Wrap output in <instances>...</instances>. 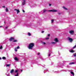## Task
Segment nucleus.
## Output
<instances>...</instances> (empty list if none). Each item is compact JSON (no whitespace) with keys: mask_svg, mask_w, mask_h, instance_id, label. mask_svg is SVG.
I'll return each mask as SVG.
<instances>
[{"mask_svg":"<svg viewBox=\"0 0 76 76\" xmlns=\"http://www.w3.org/2000/svg\"><path fill=\"white\" fill-rule=\"evenodd\" d=\"M63 9H65V10H67V9L65 7L63 6Z\"/></svg>","mask_w":76,"mask_h":76,"instance_id":"ddd939ff","label":"nucleus"},{"mask_svg":"<svg viewBox=\"0 0 76 76\" xmlns=\"http://www.w3.org/2000/svg\"><path fill=\"white\" fill-rule=\"evenodd\" d=\"M46 11H48V12H57V10H43V13H45Z\"/></svg>","mask_w":76,"mask_h":76,"instance_id":"f257e3e1","label":"nucleus"},{"mask_svg":"<svg viewBox=\"0 0 76 76\" xmlns=\"http://www.w3.org/2000/svg\"><path fill=\"white\" fill-rule=\"evenodd\" d=\"M0 60H1V58L0 57Z\"/></svg>","mask_w":76,"mask_h":76,"instance_id":"ea45409f","label":"nucleus"},{"mask_svg":"<svg viewBox=\"0 0 76 76\" xmlns=\"http://www.w3.org/2000/svg\"><path fill=\"white\" fill-rule=\"evenodd\" d=\"M76 46V45H75Z\"/></svg>","mask_w":76,"mask_h":76,"instance_id":"79ce46f5","label":"nucleus"},{"mask_svg":"<svg viewBox=\"0 0 76 76\" xmlns=\"http://www.w3.org/2000/svg\"><path fill=\"white\" fill-rule=\"evenodd\" d=\"M70 73L72 74V75L73 76H75V73H74V72H73L71 71Z\"/></svg>","mask_w":76,"mask_h":76,"instance_id":"1a4fd4ad","label":"nucleus"},{"mask_svg":"<svg viewBox=\"0 0 76 76\" xmlns=\"http://www.w3.org/2000/svg\"><path fill=\"white\" fill-rule=\"evenodd\" d=\"M70 52H71V53H73V52H74V51L73 50L71 49V51H70Z\"/></svg>","mask_w":76,"mask_h":76,"instance_id":"dca6fc26","label":"nucleus"},{"mask_svg":"<svg viewBox=\"0 0 76 76\" xmlns=\"http://www.w3.org/2000/svg\"><path fill=\"white\" fill-rule=\"evenodd\" d=\"M57 13H58V15H61V13L60 12H58Z\"/></svg>","mask_w":76,"mask_h":76,"instance_id":"b1692460","label":"nucleus"},{"mask_svg":"<svg viewBox=\"0 0 76 76\" xmlns=\"http://www.w3.org/2000/svg\"><path fill=\"white\" fill-rule=\"evenodd\" d=\"M38 55H39V54H40V53H38Z\"/></svg>","mask_w":76,"mask_h":76,"instance_id":"72a5a7b5","label":"nucleus"},{"mask_svg":"<svg viewBox=\"0 0 76 76\" xmlns=\"http://www.w3.org/2000/svg\"><path fill=\"white\" fill-rule=\"evenodd\" d=\"M18 72V71L17 70H16V71H15V73H17V72Z\"/></svg>","mask_w":76,"mask_h":76,"instance_id":"c85d7f7f","label":"nucleus"},{"mask_svg":"<svg viewBox=\"0 0 76 76\" xmlns=\"http://www.w3.org/2000/svg\"><path fill=\"white\" fill-rule=\"evenodd\" d=\"M34 46V43H31L29 44L28 46V48L30 50H32V48Z\"/></svg>","mask_w":76,"mask_h":76,"instance_id":"f03ea898","label":"nucleus"},{"mask_svg":"<svg viewBox=\"0 0 76 76\" xmlns=\"http://www.w3.org/2000/svg\"><path fill=\"white\" fill-rule=\"evenodd\" d=\"M18 75H19V73H17V75H15V76H18Z\"/></svg>","mask_w":76,"mask_h":76,"instance_id":"aec40b11","label":"nucleus"},{"mask_svg":"<svg viewBox=\"0 0 76 76\" xmlns=\"http://www.w3.org/2000/svg\"><path fill=\"white\" fill-rule=\"evenodd\" d=\"M7 67H9L10 66V64H7L6 65Z\"/></svg>","mask_w":76,"mask_h":76,"instance_id":"4468645a","label":"nucleus"},{"mask_svg":"<svg viewBox=\"0 0 76 76\" xmlns=\"http://www.w3.org/2000/svg\"><path fill=\"white\" fill-rule=\"evenodd\" d=\"M14 39H15V38L13 37H11L9 39V40L10 41H12V40H14Z\"/></svg>","mask_w":76,"mask_h":76,"instance_id":"20e7f679","label":"nucleus"},{"mask_svg":"<svg viewBox=\"0 0 76 76\" xmlns=\"http://www.w3.org/2000/svg\"><path fill=\"white\" fill-rule=\"evenodd\" d=\"M49 6H51V4H49Z\"/></svg>","mask_w":76,"mask_h":76,"instance_id":"473e14b6","label":"nucleus"},{"mask_svg":"<svg viewBox=\"0 0 76 76\" xmlns=\"http://www.w3.org/2000/svg\"><path fill=\"white\" fill-rule=\"evenodd\" d=\"M2 59H3V60H5L6 59V57H2Z\"/></svg>","mask_w":76,"mask_h":76,"instance_id":"2eb2a0df","label":"nucleus"},{"mask_svg":"<svg viewBox=\"0 0 76 76\" xmlns=\"http://www.w3.org/2000/svg\"><path fill=\"white\" fill-rule=\"evenodd\" d=\"M49 56L50 57V53H49Z\"/></svg>","mask_w":76,"mask_h":76,"instance_id":"f704fd0d","label":"nucleus"},{"mask_svg":"<svg viewBox=\"0 0 76 76\" xmlns=\"http://www.w3.org/2000/svg\"><path fill=\"white\" fill-rule=\"evenodd\" d=\"M13 72H14V70L13 69H12L11 70L10 73H13Z\"/></svg>","mask_w":76,"mask_h":76,"instance_id":"423d86ee","label":"nucleus"},{"mask_svg":"<svg viewBox=\"0 0 76 76\" xmlns=\"http://www.w3.org/2000/svg\"><path fill=\"white\" fill-rule=\"evenodd\" d=\"M18 41L17 40H15L14 41H13V42H17Z\"/></svg>","mask_w":76,"mask_h":76,"instance_id":"6ab92c4d","label":"nucleus"},{"mask_svg":"<svg viewBox=\"0 0 76 76\" xmlns=\"http://www.w3.org/2000/svg\"><path fill=\"white\" fill-rule=\"evenodd\" d=\"M15 51L16 52L17 51V49H16V48H15Z\"/></svg>","mask_w":76,"mask_h":76,"instance_id":"5701e85b","label":"nucleus"},{"mask_svg":"<svg viewBox=\"0 0 76 76\" xmlns=\"http://www.w3.org/2000/svg\"><path fill=\"white\" fill-rule=\"evenodd\" d=\"M14 10H16L17 11V14H18V13H19L20 12V11H19V10H17V9H15Z\"/></svg>","mask_w":76,"mask_h":76,"instance_id":"39448f33","label":"nucleus"},{"mask_svg":"<svg viewBox=\"0 0 76 76\" xmlns=\"http://www.w3.org/2000/svg\"><path fill=\"white\" fill-rule=\"evenodd\" d=\"M68 38L69 39V41L70 42H71L73 41V39L70 38V37H68Z\"/></svg>","mask_w":76,"mask_h":76,"instance_id":"7ed1b4c3","label":"nucleus"},{"mask_svg":"<svg viewBox=\"0 0 76 76\" xmlns=\"http://www.w3.org/2000/svg\"><path fill=\"white\" fill-rule=\"evenodd\" d=\"M3 48V47L2 46H1V47H0V49H2Z\"/></svg>","mask_w":76,"mask_h":76,"instance_id":"4be33fe9","label":"nucleus"},{"mask_svg":"<svg viewBox=\"0 0 76 76\" xmlns=\"http://www.w3.org/2000/svg\"><path fill=\"white\" fill-rule=\"evenodd\" d=\"M6 12H8V11H9V10L7 8H6Z\"/></svg>","mask_w":76,"mask_h":76,"instance_id":"a211bd4d","label":"nucleus"},{"mask_svg":"<svg viewBox=\"0 0 76 76\" xmlns=\"http://www.w3.org/2000/svg\"><path fill=\"white\" fill-rule=\"evenodd\" d=\"M55 41H56V42H58V39L57 38L55 39Z\"/></svg>","mask_w":76,"mask_h":76,"instance_id":"9d476101","label":"nucleus"},{"mask_svg":"<svg viewBox=\"0 0 76 76\" xmlns=\"http://www.w3.org/2000/svg\"><path fill=\"white\" fill-rule=\"evenodd\" d=\"M44 31H42V33H44Z\"/></svg>","mask_w":76,"mask_h":76,"instance_id":"2f4dec72","label":"nucleus"},{"mask_svg":"<svg viewBox=\"0 0 76 76\" xmlns=\"http://www.w3.org/2000/svg\"><path fill=\"white\" fill-rule=\"evenodd\" d=\"M50 34H48V37H50Z\"/></svg>","mask_w":76,"mask_h":76,"instance_id":"7c9ffc66","label":"nucleus"},{"mask_svg":"<svg viewBox=\"0 0 76 76\" xmlns=\"http://www.w3.org/2000/svg\"><path fill=\"white\" fill-rule=\"evenodd\" d=\"M45 39H49V37H47Z\"/></svg>","mask_w":76,"mask_h":76,"instance_id":"bb28decb","label":"nucleus"},{"mask_svg":"<svg viewBox=\"0 0 76 76\" xmlns=\"http://www.w3.org/2000/svg\"><path fill=\"white\" fill-rule=\"evenodd\" d=\"M9 27L8 26H7L6 27H5V29H7V28H8V27Z\"/></svg>","mask_w":76,"mask_h":76,"instance_id":"cd10ccee","label":"nucleus"},{"mask_svg":"<svg viewBox=\"0 0 76 76\" xmlns=\"http://www.w3.org/2000/svg\"><path fill=\"white\" fill-rule=\"evenodd\" d=\"M76 47V45H75L73 47V49H74V48H75Z\"/></svg>","mask_w":76,"mask_h":76,"instance_id":"393cba45","label":"nucleus"},{"mask_svg":"<svg viewBox=\"0 0 76 76\" xmlns=\"http://www.w3.org/2000/svg\"><path fill=\"white\" fill-rule=\"evenodd\" d=\"M5 7V6H3V7Z\"/></svg>","mask_w":76,"mask_h":76,"instance_id":"4c0bfd02","label":"nucleus"},{"mask_svg":"<svg viewBox=\"0 0 76 76\" xmlns=\"http://www.w3.org/2000/svg\"><path fill=\"white\" fill-rule=\"evenodd\" d=\"M43 43L44 44H45V42H43Z\"/></svg>","mask_w":76,"mask_h":76,"instance_id":"c9c22d12","label":"nucleus"},{"mask_svg":"<svg viewBox=\"0 0 76 76\" xmlns=\"http://www.w3.org/2000/svg\"><path fill=\"white\" fill-rule=\"evenodd\" d=\"M14 59L15 60H16V61H18V58L17 57H15Z\"/></svg>","mask_w":76,"mask_h":76,"instance_id":"9b49d317","label":"nucleus"},{"mask_svg":"<svg viewBox=\"0 0 76 76\" xmlns=\"http://www.w3.org/2000/svg\"><path fill=\"white\" fill-rule=\"evenodd\" d=\"M21 72H23V70H21Z\"/></svg>","mask_w":76,"mask_h":76,"instance_id":"a19ab883","label":"nucleus"},{"mask_svg":"<svg viewBox=\"0 0 76 76\" xmlns=\"http://www.w3.org/2000/svg\"><path fill=\"white\" fill-rule=\"evenodd\" d=\"M28 34L29 36H31V34L30 33H28Z\"/></svg>","mask_w":76,"mask_h":76,"instance_id":"f3484780","label":"nucleus"},{"mask_svg":"<svg viewBox=\"0 0 76 76\" xmlns=\"http://www.w3.org/2000/svg\"><path fill=\"white\" fill-rule=\"evenodd\" d=\"M69 32L70 34H73V33H74V31H69Z\"/></svg>","mask_w":76,"mask_h":76,"instance_id":"6e6552de","label":"nucleus"},{"mask_svg":"<svg viewBox=\"0 0 76 76\" xmlns=\"http://www.w3.org/2000/svg\"><path fill=\"white\" fill-rule=\"evenodd\" d=\"M23 2L22 3V5H24L25 4V0H23Z\"/></svg>","mask_w":76,"mask_h":76,"instance_id":"0eeeda50","label":"nucleus"},{"mask_svg":"<svg viewBox=\"0 0 76 76\" xmlns=\"http://www.w3.org/2000/svg\"><path fill=\"white\" fill-rule=\"evenodd\" d=\"M51 21L52 23H53V22H54V20L53 19Z\"/></svg>","mask_w":76,"mask_h":76,"instance_id":"412c9836","label":"nucleus"},{"mask_svg":"<svg viewBox=\"0 0 76 76\" xmlns=\"http://www.w3.org/2000/svg\"><path fill=\"white\" fill-rule=\"evenodd\" d=\"M75 64V62H71L69 63V64L71 65V64Z\"/></svg>","mask_w":76,"mask_h":76,"instance_id":"f8f14e48","label":"nucleus"},{"mask_svg":"<svg viewBox=\"0 0 76 76\" xmlns=\"http://www.w3.org/2000/svg\"><path fill=\"white\" fill-rule=\"evenodd\" d=\"M23 12H25V10H23Z\"/></svg>","mask_w":76,"mask_h":76,"instance_id":"c756f323","label":"nucleus"},{"mask_svg":"<svg viewBox=\"0 0 76 76\" xmlns=\"http://www.w3.org/2000/svg\"><path fill=\"white\" fill-rule=\"evenodd\" d=\"M1 27H3V26H0V28H1Z\"/></svg>","mask_w":76,"mask_h":76,"instance_id":"e433bc0d","label":"nucleus"},{"mask_svg":"<svg viewBox=\"0 0 76 76\" xmlns=\"http://www.w3.org/2000/svg\"><path fill=\"white\" fill-rule=\"evenodd\" d=\"M19 48H20L19 46H18L17 47V49H19Z\"/></svg>","mask_w":76,"mask_h":76,"instance_id":"a878e982","label":"nucleus"},{"mask_svg":"<svg viewBox=\"0 0 76 76\" xmlns=\"http://www.w3.org/2000/svg\"><path fill=\"white\" fill-rule=\"evenodd\" d=\"M53 44H55V42H53Z\"/></svg>","mask_w":76,"mask_h":76,"instance_id":"58836bf2","label":"nucleus"}]
</instances>
